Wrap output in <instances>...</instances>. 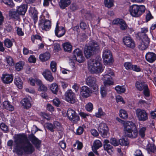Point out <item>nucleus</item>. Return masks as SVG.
Here are the masks:
<instances>
[{
  "label": "nucleus",
  "mask_w": 156,
  "mask_h": 156,
  "mask_svg": "<svg viewBox=\"0 0 156 156\" xmlns=\"http://www.w3.org/2000/svg\"><path fill=\"white\" fill-rule=\"evenodd\" d=\"M136 114L138 117H147V114L145 111L138 109L136 111Z\"/></svg>",
  "instance_id": "28"
},
{
  "label": "nucleus",
  "mask_w": 156,
  "mask_h": 156,
  "mask_svg": "<svg viewBox=\"0 0 156 156\" xmlns=\"http://www.w3.org/2000/svg\"><path fill=\"white\" fill-rule=\"evenodd\" d=\"M9 16L11 18L17 20L20 19V15L17 10H12L9 11Z\"/></svg>",
  "instance_id": "24"
},
{
  "label": "nucleus",
  "mask_w": 156,
  "mask_h": 156,
  "mask_svg": "<svg viewBox=\"0 0 156 156\" xmlns=\"http://www.w3.org/2000/svg\"><path fill=\"white\" fill-rule=\"evenodd\" d=\"M55 31V35L58 37L63 36L66 33V30L64 27H59L58 23H57Z\"/></svg>",
  "instance_id": "13"
},
{
  "label": "nucleus",
  "mask_w": 156,
  "mask_h": 156,
  "mask_svg": "<svg viewBox=\"0 0 156 156\" xmlns=\"http://www.w3.org/2000/svg\"><path fill=\"white\" fill-rule=\"evenodd\" d=\"M132 70L137 72H139L141 71V69L140 67L136 65H133Z\"/></svg>",
  "instance_id": "59"
},
{
  "label": "nucleus",
  "mask_w": 156,
  "mask_h": 156,
  "mask_svg": "<svg viewBox=\"0 0 156 156\" xmlns=\"http://www.w3.org/2000/svg\"><path fill=\"white\" fill-rule=\"evenodd\" d=\"M115 90L118 93H123L126 90L125 88L123 86H118L115 87Z\"/></svg>",
  "instance_id": "42"
},
{
  "label": "nucleus",
  "mask_w": 156,
  "mask_h": 156,
  "mask_svg": "<svg viewBox=\"0 0 156 156\" xmlns=\"http://www.w3.org/2000/svg\"><path fill=\"white\" fill-rule=\"evenodd\" d=\"M98 131L103 137L106 138L108 137V129L107 125L105 123H101L99 124L98 127Z\"/></svg>",
  "instance_id": "9"
},
{
  "label": "nucleus",
  "mask_w": 156,
  "mask_h": 156,
  "mask_svg": "<svg viewBox=\"0 0 156 156\" xmlns=\"http://www.w3.org/2000/svg\"><path fill=\"white\" fill-rule=\"evenodd\" d=\"M86 84L91 87L94 90L97 89L98 87L96 83V79L94 77L89 76L86 79Z\"/></svg>",
  "instance_id": "12"
},
{
  "label": "nucleus",
  "mask_w": 156,
  "mask_h": 156,
  "mask_svg": "<svg viewBox=\"0 0 156 156\" xmlns=\"http://www.w3.org/2000/svg\"><path fill=\"white\" fill-rule=\"evenodd\" d=\"M50 67L52 71L55 72L56 71V63L55 62L52 61L50 63Z\"/></svg>",
  "instance_id": "55"
},
{
  "label": "nucleus",
  "mask_w": 156,
  "mask_h": 156,
  "mask_svg": "<svg viewBox=\"0 0 156 156\" xmlns=\"http://www.w3.org/2000/svg\"><path fill=\"white\" fill-rule=\"evenodd\" d=\"M144 90V93L145 95L147 97L149 96V92L148 90V86H145V88Z\"/></svg>",
  "instance_id": "61"
},
{
  "label": "nucleus",
  "mask_w": 156,
  "mask_h": 156,
  "mask_svg": "<svg viewBox=\"0 0 156 156\" xmlns=\"http://www.w3.org/2000/svg\"><path fill=\"white\" fill-rule=\"evenodd\" d=\"M136 88L139 90H142L145 88V86H147V85L145 84L144 82L137 81L136 84Z\"/></svg>",
  "instance_id": "34"
},
{
  "label": "nucleus",
  "mask_w": 156,
  "mask_h": 156,
  "mask_svg": "<svg viewBox=\"0 0 156 156\" xmlns=\"http://www.w3.org/2000/svg\"><path fill=\"white\" fill-rule=\"evenodd\" d=\"M123 42L124 44L128 47L133 48L135 44L134 41L131 38L129 37H126L123 38Z\"/></svg>",
  "instance_id": "16"
},
{
  "label": "nucleus",
  "mask_w": 156,
  "mask_h": 156,
  "mask_svg": "<svg viewBox=\"0 0 156 156\" xmlns=\"http://www.w3.org/2000/svg\"><path fill=\"white\" fill-rule=\"evenodd\" d=\"M31 38L33 43L34 42V41L35 39L41 41V37L38 35H32L31 36Z\"/></svg>",
  "instance_id": "58"
},
{
  "label": "nucleus",
  "mask_w": 156,
  "mask_h": 156,
  "mask_svg": "<svg viewBox=\"0 0 156 156\" xmlns=\"http://www.w3.org/2000/svg\"><path fill=\"white\" fill-rule=\"evenodd\" d=\"M50 58V54L49 53L41 54L39 56V59L42 62L48 60Z\"/></svg>",
  "instance_id": "30"
},
{
  "label": "nucleus",
  "mask_w": 156,
  "mask_h": 156,
  "mask_svg": "<svg viewBox=\"0 0 156 156\" xmlns=\"http://www.w3.org/2000/svg\"><path fill=\"white\" fill-rule=\"evenodd\" d=\"M105 80L104 82V85L105 86L104 87H106L107 85H113L114 84V82L112 80Z\"/></svg>",
  "instance_id": "49"
},
{
  "label": "nucleus",
  "mask_w": 156,
  "mask_h": 156,
  "mask_svg": "<svg viewBox=\"0 0 156 156\" xmlns=\"http://www.w3.org/2000/svg\"><path fill=\"white\" fill-rule=\"evenodd\" d=\"M101 94L102 98H104L106 96L107 92L106 87L104 86H102L101 88Z\"/></svg>",
  "instance_id": "45"
},
{
  "label": "nucleus",
  "mask_w": 156,
  "mask_h": 156,
  "mask_svg": "<svg viewBox=\"0 0 156 156\" xmlns=\"http://www.w3.org/2000/svg\"><path fill=\"white\" fill-rule=\"evenodd\" d=\"M71 3L70 0H60L59 5L61 8L63 9L68 6Z\"/></svg>",
  "instance_id": "26"
},
{
  "label": "nucleus",
  "mask_w": 156,
  "mask_h": 156,
  "mask_svg": "<svg viewBox=\"0 0 156 156\" xmlns=\"http://www.w3.org/2000/svg\"><path fill=\"white\" fill-rule=\"evenodd\" d=\"M72 60L79 63L83 62L84 60L82 51L79 48L75 49L73 52Z\"/></svg>",
  "instance_id": "5"
},
{
  "label": "nucleus",
  "mask_w": 156,
  "mask_h": 156,
  "mask_svg": "<svg viewBox=\"0 0 156 156\" xmlns=\"http://www.w3.org/2000/svg\"><path fill=\"white\" fill-rule=\"evenodd\" d=\"M148 31V29L146 28H141L140 32L139 33V36L140 37V39H149L147 37L146 33Z\"/></svg>",
  "instance_id": "25"
},
{
  "label": "nucleus",
  "mask_w": 156,
  "mask_h": 156,
  "mask_svg": "<svg viewBox=\"0 0 156 156\" xmlns=\"http://www.w3.org/2000/svg\"><path fill=\"white\" fill-rule=\"evenodd\" d=\"M116 119L123 124L124 130L128 137L132 138L137 137L138 133V131L136 126L134 123L132 121L122 120L119 118H116Z\"/></svg>",
  "instance_id": "2"
},
{
  "label": "nucleus",
  "mask_w": 156,
  "mask_h": 156,
  "mask_svg": "<svg viewBox=\"0 0 156 156\" xmlns=\"http://www.w3.org/2000/svg\"><path fill=\"white\" fill-rule=\"evenodd\" d=\"M37 85L39 86L38 89V90L39 91H44L47 90V87L43 84H42L41 81L40 84H37Z\"/></svg>",
  "instance_id": "47"
},
{
  "label": "nucleus",
  "mask_w": 156,
  "mask_h": 156,
  "mask_svg": "<svg viewBox=\"0 0 156 156\" xmlns=\"http://www.w3.org/2000/svg\"><path fill=\"white\" fill-rule=\"evenodd\" d=\"M133 65L130 62H126L124 64V66L127 70H132Z\"/></svg>",
  "instance_id": "51"
},
{
  "label": "nucleus",
  "mask_w": 156,
  "mask_h": 156,
  "mask_svg": "<svg viewBox=\"0 0 156 156\" xmlns=\"http://www.w3.org/2000/svg\"><path fill=\"white\" fill-rule=\"evenodd\" d=\"M50 88L52 92L54 94H56L58 90V85L55 83H53L50 86Z\"/></svg>",
  "instance_id": "35"
},
{
  "label": "nucleus",
  "mask_w": 156,
  "mask_h": 156,
  "mask_svg": "<svg viewBox=\"0 0 156 156\" xmlns=\"http://www.w3.org/2000/svg\"><path fill=\"white\" fill-rule=\"evenodd\" d=\"M147 128L146 127H140L139 130V134L141 138H144L145 136V132Z\"/></svg>",
  "instance_id": "39"
},
{
  "label": "nucleus",
  "mask_w": 156,
  "mask_h": 156,
  "mask_svg": "<svg viewBox=\"0 0 156 156\" xmlns=\"http://www.w3.org/2000/svg\"><path fill=\"white\" fill-rule=\"evenodd\" d=\"M119 116L120 117H127L128 115L125 110L121 109L120 110Z\"/></svg>",
  "instance_id": "50"
},
{
  "label": "nucleus",
  "mask_w": 156,
  "mask_h": 156,
  "mask_svg": "<svg viewBox=\"0 0 156 156\" xmlns=\"http://www.w3.org/2000/svg\"><path fill=\"white\" fill-rule=\"evenodd\" d=\"M110 143L115 146H116L119 145V141H118L116 139L114 138L111 139Z\"/></svg>",
  "instance_id": "53"
},
{
  "label": "nucleus",
  "mask_w": 156,
  "mask_h": 156,
  "mask_svg": "<svg viewBox=\"0 0 156 156\" xmlns=\"http://www.w3.org/2000/svg\"><path fill=\"white\" fill-rule=\"evenodd\" d=\"M83 128L81 126H79L76 130V134L77 135H80L83 133Z\"/></svg>",
  "instance_id": "54"
},
{
  "label": "nucleus",
  "mask_w": 156,
  "mask_h": 156,
  "mask_svg": "<svg viewBox=\"0 0 156 156\" xmlns=\"http://www.w3.org/2000/svg\"><path fill=\"white\" fill-rule=\"evenodd\" d=\"M5 60L9 66H12L14 65V62L13 59L11 56H7L5 59Z\"/></svg>",
  "instance_id": "38"
},
{
  "label": "nucleus",
  "mask_w": 156,
  "mask_h": 156,
  "mask_svg": "<svg viewBox=\"0 0 156 156\" xmlns=\"http://www.w3.org/2000/svg\"><path fill=\"white\" fill-rule=\"evenodd\" d=\"M145 10V8L144 5H133L129 7V11L133 16L138 17L144 12Z\"/></svg>",
  "instance_id": "3"
},
{
  "label": "nucleus",
  "mask_w": 156,
  "mask_h": 156,
  "mask_svg": "<svg viewBox=\"0 0 156 156\" xmlns=\"http://www.w3.org/2000/svg\"><path fill=\"white\" fill-rule=\"evenodd\" d=\"M23 54L25 55H27L29 54H32L33 51L31 50H29L28 48H24L23 49Z\"/></svg>",
  "instance_id": "57"
},
{
  "label": "nucleus",
  "mask_w": 156,
  "mask_h": 156,
  "mask_svg": "<svg viewBox=\"0 0 156 156\" xmlns=\"http://www.w3.org/2000/svg\"><path fill=\"white\" fill-rule=\"evenodd\" d=\"M5 45L8 48L11 47L12 45V42L9 39H6L4 41Z\"/></svg>",
  "instance_id": "46"
},
{
  "label": "nucleus",
  "mask_w": 156,
  "mask_h": 156,
  "mask_svg": "<svg viewBox=\"0 0 156 156\" xmlns=\"http://www.w3.org/2000/svg\"><path fill=\"white\" fill-rule=\"evenodd\" d=\"M27 8V5L26 4H24L18 6L16 10L20 15H24L26 13Z\"/></svg>",
  "instance_id": "21"
},
{
  "label": "nucleus",
  "mask_w": 156,
  "mask_h": 156,
  "mask_svg": "<svg viewBox=\"0 0 156 156\" xmlns=\"http://www.w3.org/2000/svg\"><path fill=\"white\" fill-rule=\"evenodd\" d=\"M29 12L30 15L35 21L37 19V12L34 7H30L29 8Z\"/></svg>",
  "instance_id": "22"
},
{
  "label": "nucleus",
  "mask_w": 156,
  "mask_h": 156,
  "mask_svg": "<svg viewBox=\"0 0 156 156\" xmlns=\"http://www.w3.org/2000/svg\"><path fill=\"white\" fill-rule=\"evenodd\" d=\"M55 128V125L51 123H48L47 125V129L51 132H54V129Z\"/></svg>",
  "instance_id": "56"
},
{
  "label": "nucleus",
  "mask_w": 156,
  "mask_h": 156,
  "mask_svg": "<svg viewBox=\"0 0 156 156\" xmlns=\"http://www.w3.org/2000/svg\"><path fill=\"white\" fill-rule=\"evenodd\" d=\"M3 106L4 108L9 111H12L14 109V108L11 105L9 102L8 101H5L3 103Z\"/></svg>",
  "instance_id": "31"
},
{
  "label": "nucleus",
  "mask_w": 156,
  "mask_h": 156,
  "mask_svg": "<svg viewBox=\"0 0 156 156\" xmlns=\"http://www.w3.org/2000/svg\"><path fill=\"white\" fill-rule=\"evenodd\" d=\"M145 57L147 61L152 63L156 60V55L153 52H148L146 54Z\"/></svg>",
  "instance_id": "20"
},
{
  "label": "nucleus",
  "mask_w": 156,
  "mask_h": 156,
  "mask_svg": "<svg viewBox=\"0 0 156 156\" xmlns=\"http://www.w3.org/2000/svg\"><path fill=\"white\" fill-rule=\"evenodd\" d=\"M62 46L65 51L71 52L72 49V46L71 43L66 42L62 44Z\"/></svg>",
  "instance_id": "29"
},
{
  "label": "nucleus",
  "mask_w": 156,
  "mask_h": 156,
  "mask_svg": "<svg viewBox=\"0 0 156 156\" xmlns=\"http://www.w3.org/2000/svg\"><path fill=\"white\" fill-rule=\"evenodd\" d=\"M1 79L3 82L5 83H12L13 79V75L5 73L2 75Z\"/></svg>",
  "instance_id": "14"
},
{
  "label": "nucleus",
  "mask_w": 156,
  "mask_h": 156,
  "mask_svg": "<svg viewBox=\"0 0 156 156\" xmlns=\"http://www.w3.org/2000/svg\"><path fill=\"white\" fill-rule=\"evenodd\" d=\"M140 43L138 46V48L141 50H145L147 48L149 44V39H140Z\"/></svg>",
  "instance_id": "15"
},
{
  "label": "nucleus",
  "mask_w": 156,
  "mask_h": 156,
  "mask_svg": "<svg viewBox=\"0 0 156 156\" xmlns=\"http://www.w3.org/2000/svg\"><path fill=\"white\" fill-rule=\"evenodd\" d=\"M92 150L94 152L98 155V140H95L92 146Z\"/></svg>",
  "instance_id": "40"
},
{
  "label": "nucleus",
  "mask_w": 156,
  "mask_h": 156,
  "mask_svg": "<svg viewBox=\"0 0 156 156\" xmlns=\"http://www.w3.org/2000/svg\"><path fill=\"white\" fill-rule=\"evenodd\" d=\"M92 92V90L86 86H83L80 88V94L83 98L90 97Z\"/></svg>",
  "instance_id": "11"
},
{
  "label": "nucleus",
  "mask_w": 156,
  "mask_h": 156,
  "mask_svg": "<svg viewBox=\"0 0 156 156\" xmlns=\"http://www.w3.org/2000/svg\"><path fill=\"white\" fill-rule=\"evenodd\" d=\"M66 101L71 103H74L76 101L75 95L71 90H68L65 94Z\"/></svg>",
  "instance_id": "10"
},
{
  "label": "nucleus",
  "mask_w": 156,
  "mask_h": 156,
  "mask_svg": "<svg viewBox=\"0 0 156 156\" xmlns=\"http://www.w3.org/2000/svg\"><path fill=\"white\" fill-rule=\"evenodd\" d=\"M88 69L91 73H96L98 71L97 60L94 59L90 60L88 62Z\"/></svg>",
  "instance_id": "8"
},
{
  "label": "nucleus",
  "mask_w": 156,
  "mask_h": 156,
  "mask_svg": "<svg viewBox=\"0 0 156 156\" xmlns=\"http://www.w3.org/2000/svg\"><path fill=\"white\" fill-rule=\"evenodd\" d=\"M31 99L30 98H25L21 100V104L24 108L28 109L31 107Z\"/></svg>",
  "instance_id": "18"
},
{
  "label": "nucleus",
  "mask_w": 156,
  "mask_h": 156,
  "mask_svg": "<svg viewBox=\"0 0 156 156\" xmlns=\"http://www.w3.org/2000/svg\"><path fill=\"white\" fill-rule=\"evenodd\" d=\"M66 115L68 117H76V114L75 111L72 109L69 108L67 110V113H66Z\"/></svg>",
  "instance_id": "37"
},
{
  "label": "nucleus",
  "mask_w": 156,
  "mask_h": 156,
  "mask_svg": "<svg viewBox=\"0 0 156 156\" xmlns=\"http://www.w3.org/2000/svg\"><path fill=\"white\" fill-rule=\"evenodd\" d=\"M28 82L31 86H34L35 85L36 83L37 85L40 84L41 83V80L37 78L30 77L28 80Z\"/></svg>",
  "instance_id": "32"
},
{
  "label": "nucleus",
  "mask_w": 156,
  "mask_h": 156,
  "mask_svg": "<svg viewBox=\"0 0 156 156\" xmlns=\"http://www.w3.org/2000/svg\"><path fill=\"white\" fill-rule=\"evenodd\" d=\"M59 145L60 146L61 148L63 149H64L66 148V145L64 140L60 141L59 143Z\"/></svg>",
  "instance_id": "62"
},
{
  "label": "nucleus",
  "mask_w": 156,
  "mask_h": 156,
  "mask_svg": "<svg viewBox=\"0 0 156 156\" xmlns=\"http://www.w3.org/2000/svg\"><path fill=\"white\" fill-rule=\"evenodd\" d=\"M28 137L36 148L39 150L41 146L42 141L36 137L32 133L29 135Z\"/></svg>",
  "instance_id": "7"
},
{
  "label": "nucleus",
  "mask_w": 156,
  "mask_h": 156,
  "mask_svg": "<svg viewBox=\"0 0 156 156\" xmlns=\"http://www.w3.org/2000/svg\"><path fill=\"white\" fill-rule=\"evenodd\" d=\"M0 128L4 133H7L9 129L7 126L4 123H1L0 125Z\"/></svg>",
  "instance_id": "48"
},
{
  "label": "nucleus",
  "mask_w": 156,
  "mask_h": 156,
  "mask_svg": "<svg viewBox=\"0 0 156 156\" xmlns=\"http://www.w3.org/2000/svg\"><path fill=\"white\" fill-rule=\"evenodd\" d=\"M43 29L46 31L48 30L51 27V23L49 20H45L40 25Z\"/></svg>",
  "instance_id": "23"
},
{
  "label": "nucleus",
  "mask_w": 156,
  "mask_h": 156,
  "mask_svg": "<svg viewBox=\"0 0 156 156\" xmlns=\"http://www.w3.org/2000/svg\"><path fill=\"white\" fill-rule=\"evenodd\" d=\"M53 103L55 105L58 106L60 103V101L58 98H55L53 100Z\"/></svg>",
  "instance_id": "64"
},
{
  "label": "nucleus",
  "mask_w": 156,
  "mask_h": 156,
  "mask_svg": "<svg viewBox=\"0 0 156 156\" xmlns=\"http://www.w3.org/2000/svg\"><path fill=\"white\" fill-rule=\"evenodd\" d=\"M25 62L22 61L16 63L15 65V68L17 71H20L23 69Z\"/></svg>",
  "instance_id": "36"
},
{
  "label": "nucleus",
  "mask_w": 156,
  "mask_h": 156,
  "mask_svg": "<svg viewBox=\"0 0 156 156\" xmlns=\"http://www.w3.org/2000/svg\"><path fill=\"white\" fill-rule=\"evenodd\" d=\"M13 148L17 152H20V149L25 153L30 154L35 151L33 146L29 142L26 134L24 133L18 134L14 136Z\"/></svg>",
  "instance_id": "1"
},
{
  "label": "nucleus",
  "mask_w": 156,
  "mask_h": 156,
  "mask_svg": "<svg viewBox=\"0 0 156 156\" xmlns=\"http://www.w3.org/2000/svg\"><path fill=\"white\" fill-rule=\"evenodd\" d=\"M106 74H110L112 76H114V73L111 69L107 68L106 70Z\"/></svg>",
  "instance_id": "63"
},
{
  "label": "nucleus",
  "mask_w": 156,
  "mask_h": 156,
  "mask_svg": "<svg viewBox=\"0 0 156 156\" xmlns=\"http://www.w3.org/2000/svg\"><path fill=\"white\" fill-rule=\"evenodd\" d=\"M36 58L33 55H30L28 58V61L30 62L35 63L36 62Z\"/></svg>",
  "instance_id": "60"
},
{
  "label": "nucleus",
  "mask_w": 156,
  "mask_h": 156,
  "mask_svg": "<svg viewBox=\"0 0 156 156\" xmlns=\"http://www.w3.org/2000/svg\"><path fill=\"white\" fill-rule=\"evenodd\" d=\"M86 110L90 112L93 109V104L90 102L88 103L85 106Z\"/></svg>",
  "instance_id": "52"
},
{
  "label": "nucleus",
  "mask_w": 156,
  "mask_h": 156,
  "mask_svg": "<svg viewBox=\"0 0 156 156\" xmlns=\"http://www.w3.org/2000/svg\"><path fill=\"white\" fill-rule=\"evenodd\" d=\"M102 58L105 65H110L113 62L112 54L109 50L106 49L103 51Z\"/></svg>",
  "instance_id": "4"
},
{
  "label": "nucleus",
  "mask_w": 156,
  "mask_h": 156,
  "mask_svg": "<svg viewBox=\"0 0 156 156\" xmlns=\"http://www.w3.org/2000/svg\"><path fill=\"white\" fill-rule=\"evenodd\" d=\"M97 44H94V46H88L85 48L84 54L86 58H89L96 53Z\"/></svg>",
  "instance_id": "6"
},
{
  "label": "nucleus",
  "mask_w": 156,
  "mask_h": 156,
  "mask_svg": "<svg viewBox=\"0 0 156 156\" xmlns=\"http://www.w3.org/2000/svg\"><path fill=\"white\" fill-rule=\"evenodd\" d=\"M147 150L149 153H155L156 152V147L153 144H148L147 147Z\"/></svg>",
  "instance_id": "33"
},
{
  "label": "nucleus",
  "mask_w": 156,
  "mask_h": 156,
  "mask_svg": "<svg viewBox=\"0 0 156 156\" xmlns=\"http://www.w3.org/2000/svg\"><path fill=\"white\" fill-rule=\"evenodd\" d=\"M42 74L44 78L48 81L50 82H52L54 80L53 77L51 72L48 70H45L43 72Z\"/></svg>",
  "instance_id": "19"
},
{
  "label": "nucleus",
  "mask_w": 156,
  "mask_h": 156,
  "mask_svg": "<svg viewBox=\"0 0 156 156\" xmlns=\"http://www.w3.org/2000/svg\"><path fill=\"white\" fill-rule=\"evenodd\" d=\"M104 3L105 6L110 8L114 5L113 0H105Z\"/></svg>",
  "instance_id": "41"
},
{
  "label": "nucleus",
  "mask_w": 156,
  "mask_h": 156,
  "mask_svg": "<svg viewBox=\"0 0 156 156\" xmlns=\"http://www.w3.org/2000/svg\"><path fill=\"white\" fill-rule=\"evenodd\" d=\"M119 26L120 29L122 30H126L127 28V25L125 21L122 20L119 23Z\"/></svg>",
  "instance_id": "44"
},
{
  "label": "nucleus",
  "mask_w": 156,
  "mask_h": 156,
  "mask_svg": "<svg viewBox=\"0 0 156 156\" xmlns=\"http://www.w3.org/2000/svg\"><path fill=\"white\" fill-rule=\"evenodd\" d=\"M103 144L105 150L110 154H111L113 152V147L109 144V141L107 139H105L104 140Z\"/></svg>",
  "instance_id": "17"
},
{
  "label": "nucleus",
  "mask_w": 156,
  "mask_h": 156,
  "mask_svg": "<svg viewBox=\"0 0 156 156\" xmlns=\"http://www.w3.org/2000/svg\"><path fill=\"white\" fill-rule=\"evenodd\" d=\"M14 82L18 88L20 89H21L22 88L23 82L19 77H16L14 79Z\"/></svg>",
  "instance_id": "27"
},
{
  "label": "nucleus",
  "mask_w": 156,
  "mask_h": 156,
  "mask_svg": "<svg viewBox=\"0 0 156 156\" xmlns=\"http://www.w3.org/2000/svg\"><path fill=\"white\" fill-rule=\"evenodd\" d=\"M129 144V142L127 138H123L119 140V144L121 146H127Z\"/></svg>",
  "instance_id": "43"
}]
</instances>
